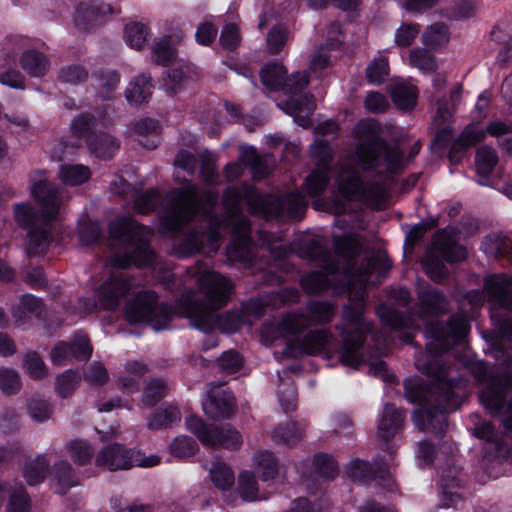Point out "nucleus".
Listing matches in <instances>:
<instances>
[{"label":"nucleus","instance_id":"14","mask_svg":"<svg viewBox=\"0 0 512 512\" xmlns=\"http://www.w3.org/2000/svg\"><path fill=\"white\" fill-rule=\"evenodd\" d=\"M131 284L122 275H116L104 282L96 293V306L113 310L130 290Z\"/></svg>","mask_w":512,"mask_h":512},{"label":"nucleus","instance_id":"30","mask_svg":"<svg viewBox=\"0 0 512 512\" xmlns=\"http://www.w3.org/2000/svg\"><path fill=\"white\" fill-rule=\"evenodd\" d=\"M152 89L151 78L147 75H140L129 84L126 98L131 104H141L150 98Z\"/></svg>","mask_w":512,"mask_h":512},{"label":"nucleus","instance_id":"28","mask_svg":"<svg viewBox=\"0 0 512 512\" xmlns=\"http://www.w3.org/2000/svg\"><path fill=\"white\" fill-rule=\"evenodd\" d=\"M391 97L399 109L408 110L416 105L418 91L414 85L399 81L392 86Z\"/></svg>","mask_w":512,"mask_h":512},{"label":"nucleus","instance_id":"36","mask_svg":"<svg viewBox=\"0 0 512 512\" xmlns=\"http://www.w3.org/2000/svg\"><path fill=\"white\" fill-rule=\"evenodd\" d=\"M255 469L261 474L263 481L274 479L278 474V462L269 451H260L253 456Z\"/></svg>","mask_w":512,"mask_h":512},{"label":"nucleus","instance_id":"59","mask_svg":"<svg viewBox=\"0 0 512 512\" xmlns=\"http://www.w3.org/2000/svg\"><path fill=\"white\" fill-rule=\"evenodd\" d=\"M55 476L59 484L60 493H65L67 489L77 483L71 465L65 461L55 464Z\"/></svg>","mask_w":512,"mask_h":512},{"label":"nucleus","instance_id":"35","mask_svg":"<svg viewBox=\"0 0 512 512\" xmlns=\"http://www.w3.org/2000/svg\"><path fill=\"white\" fill-rule=\"evenodd\" d=\"M422 313L437 315L446 310V300L436 289L423 290L419 293Z\"/></svg>","mask_w":512,"mask_h":512},{"label":"nucleus","instance_id":"39","mask_svg":"<svg viewBox=\"0 0 512 512\" xmlns=\"http://www.w3.org/2000/svg\"><path fill=\"white\" fill-rule=\"evenodd\" d=\"M409 65L424 73H432L437 69L435 57L425 48L416 47L408 55Z\"/></svg>","mask_w":512,"mask_h":512},{"label":"nucleus","instance_id":"10","mask_svg":"<svg viewBox=\"0 0 512 512\" xmlns=\"http://www.w3.org/2000/svg\"><path fill=\"white\" fill-rule=\"evenodd\" d=\"M185 423L187 429L193 433L204 446H223L227 449H236L242 444L240 433L229 425L220 428L208 427L201 418L193 415L187 417Z\"/></svg>","mask_w":512,"mask_h":512},{"label":"nucleus","instance_id":"63","mask_svg":"<svg viewBox=\"0 0 512 512\" xmlns=\"http://www.w3.org/2000/svg\"><path fill=\"white\" fill-rule=\"evenodd\" d=\"M187 80L188 78L182 69H171L164 82V89L170 95H175L185 88Z\"/></svg>","mask_w":512,"mask_h":512},{"label":"nucleus","instance_id":"1","mask_svg":"<svg viewBox=\"0 0 512 512\" xmlns=\"http://www.w3.org/2000/svg\"><path fill=\"white\" fill-rule=\"evenodd\" d=\"M31 196L39 205L36 212L29 203L14 205L15 221L28 229V253L44 254L52 241V227L64 210V201L57 186L47 180L36 181L30 189Z\"/></svg>","mask_w":512,"mask_h":512},{"label":"nucleus","instance_id":"2","mask_svg":"<svg viewBox=\"0 0 512 512\" xmlns=\"http://www.w3.org/2000/svg\"><path fill=\"white\" fill-rule=\"evenodd\" d=\"M196 282L204 299L189 291L180 299V308L195 328L207 333L215 325L214 311L226 305L233 285L225 276L214 271L199 272Z\"/></svg>","mask_w":512,"mask_h":512},{"label":"nucleus","instance_id":"32","mask_svg":"<svg viewBox=\"0 0 512 512\" xmlns=\"http://www.w3.org/2000/svg\"><path fill=\"white\" fill-rule=\"evenodd\" d=\"M304 434V429L295 422H286L277 426L272 432L275 442L286 446H293L298 443Z\"/></svg>","mask_w":512,"mask_h":512},{"label":"nucleus","instance_id":"16","mask_svg":"<svg viewBox=\"0 0 512 512\" xmlns=\"http://www.w3.org/2000/svg\"><path fill=\"white\" fill-rule=\"evenodd\" d=\"M250 226L244 217L233 219V241L227 249L230 260L245 261L250 254Z\"/></svg>","mask_w":512,"mask_h":512},{"label":"nucleus","instance_id":"31","mask_svg":"<svg viewBox=\"0 0 512 512\" xmlns=\"http://www.w3.org/2000/svg\"><path fill=\"white\" fill-rule=\"evenodd\" d=\"M239 160L251 167L253 176L257 179L263 178L269 173L267 160L260 157L251 146H241Z\"/></svg>","mask_w":512,"mask_h":512},{"label":"nucleus","instance_id":"29","mask_svg":"<svg viewBox=\"0 0 512 512\" xmlns=\"http://www.w3.org/2000/svg\"><path fill=\"white\" fill-rule=\"evenodd\" d=\"M90 177L89 167L82 164H64L59 167L58 178L65 185H81L87 182Z\"/></svg>","mask_w":512,"mask_h":512},{"label":"nucleus","instance_id":"27","mask_svg":"<svg viewBox=\"0 0 512 512\" xmlns=\"http://www.w3.org/2000/svg\"><path fill=\"white\" fill-rule=\"evenodd\" d=\"M147 366L139 361H127L118 377V385L128 393L138 391L139 381L146 374Z\"/></svg>","mask_w":512,"mask_h":512},{"label":"nucleus","instance_id":"42","mask_svg":"<svg viewBox=\"0 0 512 512\" xmlns=\"http://www.w3.org/2000/svg\"><path fill=\"white\" fill-rule=\"evenodd\" d=\"M49 462L44 456H37L28 461L23 469V475L29 485H36L45 478Z\"/></svg>","mask_w":512,"mask_h":512},{"label":"nucleus","instance_id":"37","mask_svg":"<svg viewBox=\"0 0 512 512\" xmlns=\"http://www.w3.org/2000/svg\"><path fill=\"white\" fill-rule=\"evenodd\" d=\"M422 42L427 47L436 49L449 42L448 28L443 23H434L428 26L421 36Z\"/></svg>","mask_w":512,"mask_h":512},{"label":"nucleus","instance_id":"6","mask_svg":"<svg viewBox=\"0 0 512 512\" xmlns=\"http://www.w3.org/2000/svg\"><path fill=\"white\" fill-rule=\"evenodd\" d=\"M433 249L434 252L428 253L422 263L428 277L435 282L442 281L448 274L445 265L435 254L449 263L459 262L466 258V249L458 244L457 233L454 230L439 232Z\"/></svg>","mask_w":512,"mask_h":512},{"label":"nucleus","instance_id":"20","mask_svg":"<svg viewBox=\"0 0 512 512\" xmlns=\"http://www.w3.org/2000/svg\"><path fill=\"white\" fill-rule=\"evenodd\" d=\"M278 106L302 127L309 125V114L314 110L315 103L310 95L292 96L285 103Z\"/></svg>","mask_w":512,"mask_h":512},{"label":"nucleus","instance_id":"57","mask_svg":"<svg viewBox=\"0 0 512 512\" xmlns=\"http://www.w3.org/2000/svg\"><path fill=\"white\" fill-rule=\"evenodd\" d=\"M389 74L388 58L380 56L374 59L366 69V76L370 83L380 84Z\"/></svg>","mask_w":512,"mask_h":512},{"label":"nucleus","instance_id":"8","mask_svg":"<svg viewBox=\"0 0 512 512\" xmlns=\"http://www.w3.org/2000/svg\"><path fill=\"white\" fill-rule=\"evenodd\" d=\"M126 319L130 323H149L156 331L167 327L172 319V310L169 306L157 305V296L154 292L138 293L126 305Z\"/></svg>","mask_w":512,"mask_h":512},{"label":"nucleus","instance_id":"21","mask_svg":"<svg viewBox=\"0 0 512 512\" xmlns=\"http://www.w3.org/2000/svg\"><path fill=\"white\" fill-rule=\"evenodd\" d=\"M79 345L82 347L81 352H76L70 343L60 342L51 351V361L58 366L65 365L68 361L75 358L78 360H87L92 354V346L89 339H80Z\"/></svg>","mask_w":512,"mask_h":512},{"label":"nucleus","instance_id":"62","mask_svg":"<svg viewBox=\"0 0 512 512\" xmlns=\"http://www.w3.org/2000/svg\"><path fill=\"white\" fill-rule=\"evenodd\" d=\"M166 389L167 386L162 380H151L144 390L143 404L147 407L155 405L164 396Z\"/></svg>","mask_w":512,"mask_h":512},{"label":"nucleus","instance_id":"64","mask_svg":"<svg viewBox=\"0 0 512 512\" xmlns=\"http://www.w3.org/2000/svg\"><path fill=\"white\" fill-rule=\"evenodd\" d=\"M30 508L29 498L22 486L12 487L7 512H28Z\"/></svg>","mask_w":512,"mask_h":512},{"label":"nucleus","instance_id":"48","mask_svg":"<svg viewBox=\"0 0 512 512\" xmlns=\"http://www.w3.org/2000/svg\"><path fill=\"white\" fill-rule=\"evenodd\" d=\"M491 40L502 46L504 58L509 55L512 40V20L498 22L490 33Z\"/></svg>","mask_w":512,"mask_h":512},{"label":"nucleus","instance_id":"43","mask_svg":"<svg viewBox=\"0 0 512 512\" xmlns=\"http://www.w3.org/2000/svg\"><path fill=\"white\" fill-rule=\"evenodd\" d=\"M469 330V324L467 317L462 314H458L452 316L446 331H435L434 337L435 339H445L452 338L455 340H459L463 338Z\"/></svg>","mask_w":512,"mask_h":512},{"label":"nucleus","instance_id":"19","mask_svg":"<svg viewBox=\"0 0 512 512\" xmlns=\"http://www.w3.org/2000/svg\"><path fill=\"white\" fill-rule=\"evenodd\" d=\"M489 300L495 305L512 310V280L501 275L486 278L484 285Z\"/></svg>","mask_w":512,"mask_h":512},{"label":"nucleus","instance_id":"34","mask_svg":"<svg viewBox=\"0 0 512 512\" xmlns=\"http://www.w3.org/2000/svg\"><path fill=\"white\" fill-rule=\"evenodd\" d=\"M462 87L457 85L450 93L449 101L446 99H440L437 101V111L434 116V124L441 126L447 123L452 115L456 105L459 103L461 98Z\"/></svg>","mask_w":512,"mask_h":512},{"label":"nucleus","instance_id":"9","mask_svg":"<svg viewBox=\"0 0 512 512\" xmlns=\"http://www.w3.org/2000/svg\"><path fill=\"white\" fill-rule=\"evenodd\" d=\"M198 193L194 185L189 184L169 194V201L161 218L163 231L175 232L194 217L198 206Z\"/></svg>","mask_w":512,"mask_h":512},{"label":"nucleus","instance_id":"7","mask_svg":"<svg viewBox=\"0 0 512 512\" xmlns=\"http://www.w3.org/2000/svg\"><path fill=\"white\" fill-rule=\"evenodd\" d=\"M370 330V324L363 318L361 304L345 308L342 330L344 344L340 358L343 365L356 368L360 364L359 349L364 342V334Z\"/></svg>","mask_w":512,"mask_h":512},{"label":"nucleus","instance_id":"23","mask_svg":"<svg viewBox=\"0 0 512 512\" xmlns=\"http://www.w3.org/2000/svg\"><path fill=\"white\" fill-rule=\"evenodd\" d=\"M87 145L90 152L97 158L109 159L119 149V142L106 133H92L87 137Z\"/></svg>","mask_w":512,"mask_h":512},{"label":"nucleus","instance_id":"45","mask_svg":"<svg viewBox=\"0 0 512 512\" xmlns=\"http://www.w3.org/2000/svg\"><path fill=\"white\" fill-rule=\"evenodd\" d=\"M69 457L77 465L89 463L94 455V449L84 440H71L66 446Z\"/></svg>","mask_w":512,"mask_h":512},{"label":"nucleus","instance_id":"44","mask_svg":"<svg viewBox=\"0 0 512 512\" xmlns=\"http://www.w3.org/2000/svg\"><path fill=\"white\" fill-rule=\"evenodd\" d=\"M512 249V241L501 234H491L485 237L482 250L495 257L506 255Z\"/></svg>","mask_w":512,"mask_h":512},{"label":"nucleus","instance_id":"15","mask_svg":"<svg viewBox=\"0 0 512 512\" xmlns=\"http://www.w3.org/2000/svg\"><path fill=\"white\" fill-rule=\"evenodd\" d=\"M135 462L134 451L118 443L104 447L96 457V464L110 471L130 469Z\"/></svg>","mask_w":512,"mask_h":512},{"label":"nucleus","instance_id":"12","mask_svg":"<svg viewBox=\"0 0 512 512\" xmlns=\"http://www.w3.org/2000/svg\"><path fill=\"white\" fill-rule=\"evenodd\" d=\"M510 387L507 376L493 379L480 394V400L491 414L501 415L506 428L512 429V402L505 404L504 396Z\"/></svg>","mask_w":512,"mask_h":512},{"label":"nucleus","instance_id":"47","mask_svg":"<svg viewBox=\"0 0 512 512\" xmlns=\"http://www.w3.org/2000/svg\"><path fill=\"white\" fill-rule=\"evenodd\" d=\"M119 76L115 71H101L95 76V87L103 99L112 97L119 84Z\"/></svg>","mask_w":512,"mask_h":512},{"label":"nucleus","instance_id":"51","mask_svg":"<svg viewBox=\"0 0 512 512\" xmlns=\"http://www.w3.org/2000/svg\"><path fill=\"white\" fill-rule=\"evenodd\" d=\"M475 162L478 174L487 176L498 163V156L493 148L484 146L477 150Z\"/></svg>","mask_w":512,"mask_h":512},{"label":"nucleus","instance_id":"26","mask_svg":"<svg viewBox=\"0 0 512 512\" xmlns=\"http://www.w3.org/2000/svg\"><path fill=\"white\" fill-rule=\"evenodd\" d=\"M404 416L393 405L386 404L378 424V437L388 441L402 427Z\"/></svg>","mask_w":512,"mask_h":512},{"label":"nucleus","instance_id":"53","mask_svg":"<svg viewBox=\"0 0 512 512\" xmlns=\"http://www.w3.org/2000/svg\"><path fill=\"white\" fill-rule=\"evenodd\" d=\"M329 174L327 168H318L305 181V189L310 196L320 195L327 187Z\"/></svg>","mask_w":512,"mask_h":512},{"label":"nucleus","instance_id":"4","mask_svg":"<svg viewBox=\"0 0 512 512\" xmlns=\"http://www.w3.org/2000/svg\"><path fill=\"white\" fill-rule=\"evenodd\" d=\"M358 131L363 140L357 148V155L364 169L384 166L387 171L395 173L403 167L401 151L398 147L388 146L379 137V125L375 121L361 122Z\"/></svg>","mask_w":512,"mask_h":512},{"label":"nucleus","instance_id":"13","mask_svg":"<svg viewBox=\"0 0 512 512\" xmlns=\"http://www.w3.org/2000/svg\"><path fill=\"white\" fill-rule=\"evenodd\" d=\"M203 411L213 420L228 418L235 411V399L221 387H212L203 401Z\"/></svg>","mask_w":512,"mask_h":512},{"label":"nucleus","instance_id":"55","mask_svg":"<svg viewBox=\"0 0 512 512\" xmlns=\"http://www.w3.org/2000/svg\"><path fill=\"white\" fill-rule=\"evenodd\" d=\"M148 34V29L141 23H131L125 27L126 43L137 50L145 46Z\"/></svg>","mask_w":512,"mask_h":512},{"label":"nucleus","instance_id":"17","mask_svg":"<svg viewBox=\"0 0 512 512\" xmlns=\"http://www.w3.org/2000/svg\"><path fill=\"white\" fill-rule=\"evenodd\" d=\"M330 338L331 335L327 331L314 330L303 339L290 342L285 353L292 357H297L300 354L315 355L325 348Z\"/></svg>","mask_w":512,"mask_h":512},{"label":"nucleus","instance_id":"52","mask_svg":"<svg viewBox=\"0 0 512 512\" xmlns=\"http://www.w3.org/2000/svg\"><path fill=\"white\" fill-rule=\"evenodd\" d=\"M312 324L308 315L291 313L287 314L279 324V330L283 334H296Z\"/></svg>","mask_w":512,"mask_h":512},{"label":"nucleus","instance_id":"49","mask_svg":"<svg viewBox=\"0 0 512 512\" xmlns=\"http://www.w3.org/2000/svg\"><path fill=\"white\" fill-rule=\"evenodd\" d=\"M238 492L245 501H256L259 498L258 483L250 471H242L238 477Z\"/></svg>","mask_w":512,"mask_h":512},{"label":"nucleus","instance_id":"60","mask_svg":"<svg viewBox=\"0 0 512 512\" xmlns=\"http://www.w3.org/2000/svg\"><path fill=\"white\" fill-rule=\"evenodd\" d=\"M197 450V443L187 436L176 437L170 445L171 454L179 458L193 456Z\"/></svg>","mask_w":512,"mask_h":512},{"label":"nucleus","instance_id":"25","mask_svg":"<svg viewBox=\"0 0 512 512\" xmlns=\"http://www.w3.org/2000/svg\"><path fill=\"white\" fill-rule=\"evenodd\" d=\"M338 193L344 198H352L363 192V184L358 172L342 166L337 173Z\"/></svg>","mask_w":512,"mask_h":512},{"label":"nucleus","instance_id":"3","mask_svg":"<svg viewBox=\"0 0 512 512\" xmlns=\"http://www.w3.org/2000/svg\"><path fill=\"white\" fill-rule=\"evenodd\" d=\"M111 237L124 245L123 253H114L111 265L115 268H127L131 264L149 266L154 261V253L148 246L151 231L130 218H119L109 227Z\"/></svg>","mask_w":512,"mask_h":512},{"label":"nucleus","instance_id":"56","mask_svg":"<svg viewBox=\"0 0 512 512\" xmlns=\"http://www.w3.org/2000/svg\"><path fill=\"white\" fill-rule=\"evenodd\" d=\"M21 389L19 373L7 367L0 368V390L5 395H14Z\"/></svg>","mask_w":512,"mask_h":512},{"label":"nucleus","instance_id":"54","mask_svg":"<svg viewBox=\"0 0 512 512\" xmlns=\"http://www.w3.org/2000/svg\"><path fill=\"white\" fill-rule=\"evenodd\" d=\"M23 369L33 379H42L47 375V367L41 356L35 351L25 353Z\"/></svg>","mask_w":512,"mask_h":512},{"label":"nucleus","instance_id":"33","mask_svg":"<svg viewBox=\"0 0 512 512\" xmlns=\"http://www.w3.org/2000/svg\"><path fill=\"white\" fill-rule=\"evenodd\" d=\"M181 419L180 411L175 406H167L156 410L147 420V427L150 430L168 428Z\"/></svg>","mask_w":512,"mask_h":512},{"label":"nucleus","instance_id":"24","mask_svg":"<svg viewBox=\"0 0 512 512\" xmlns=\"http://www.w3.org/2000/svg\"><path fill=\"white\" fill-rule=\"evenodd\" d=\"M330 257V255H324V262L327 264L323 271L313 272L302 279V286L309 293H317L326 289L330 283L329 276L338 271V267L330 260Z\"/></svg>","mask_w":512,"mask_h":512},{"label":"nucleus","instance_id":"40","mask_svg":"<svg viewBox=\"0 0 512 512\" xmlns=\"http://www.w3.org/2000/svg\"><path fill=\"white\" fill-rule=\"evenodd\" d=\"M21 65L30 75L39 77L48 71L49 61L39 52L27 51L21 58Z\"/></svg>","mask_w":512,"mask_h":512},{"label":"nucleus","instance_id":"18","mask_svg":"<svg viewBox=\"0 0 512 512\" xmlns=\"http://www.w3.org/2000/svg\"><path fill=\"white\" fill-rule=\"evenodd\" d=\"M113 8L99 1L81 2L76 10L75 24L83 29H89L112 14Z\"/></svg>","mask_w":512,"mask_h":512},{"label":"nucleus","instance_id":"38","mask_svg":"<svg viewBox=\"0 0 512 512\" xmlns=\"http://www.w3.org/2000/svg\"><path fill=\"white\" fill-rule=\"evenodd\" d=\"M33 314L37 317H42L44 308L41 300L32 295H23L20 298L19 305L12 309V315L15 321L21 322L27 314Z\"/></svg>","mask_w":512,"mask_h":512},{"label":"nucleus","instance_id":"58","mask_svg":"<svg viewBox=\"0 0 512 512\" xmlns=\"http://www.w3.org/2000/svg\"><path fill=\"white\" fill-rule=\"evenodd\" d=\"M79 383L80 376L78 373L71 369L66 370L56 379V391L61 397L66 398L73 393Z\"/></svg>","mask_w":512,"mask_h":512},{"label":"nucleus","instance_id":"11","mask_svg":"<svg viewBox=\"0 0 512 512\" xmlns=\"http://www.w3.org/2000/svg\"><path fill=\"white\" fill-rule=\"evenodd\" d=\"M261 80L270 90H282L286 94H296L302 91L309 83L307 73H294L287 76V70L282 64H267L261 70Z\"/></svg>","mask_w":512,"mask_h":512},{"label":"nucleus","instance_id":"61","mask_svg":"<svg viewBox=\"0 0 512 512\" xmlns=\"http://www.w3.org/2000/svg\"><path fill=\"white\" fill-rule=\"evenodd\" d=\"M378 314L383 323L394 329H401L405 327L410 328L415 326L411 320L403 319V317L392 308L382 306L378 309Z\"/></svg>","mask_w":512,"mask_h":512},{"label":"nucleus","instance_id":"22","mask_svg":"<svg viewBox=\"0 0 512 512\" xmlns=\"http://www.w3.org/2000/svg\"><path fill=\"white\" fill-rule=\"evenodd\" d=\"M346 472L352 480L360 482H365L375 474V477L387 481V489L393 488V481L390 479L388 470L379 468L378 471H374L372 466L365 461L355 460L350 462L346 467Z\"/></svg>","mask_w":512,"mask_h":512},{"label":"nucleus","instance_id":"5","mask_svg":"<svg viewBox=\"0 0 512 512\" xmlns=\"http://www.w3.org/2000/svg\"><path fill=\"white\" fill-rule=\"evenodd\" d=\"M416 366L423 373L435 378V383H433L428 396H423V399L434 398L438 405L434 409L421 412L427 419V426L420 424L417 420H415V423L421 430L431 428L433 431L441 433L447 424L445 412L451 409L449 402L454 395L452 384L447 380L445 371L438 364L426 363L424 357L421 356L416 359ZM414 398L422 399V396L419 395Z\"/></svg>","mask_w":512,"mask_h":512},{"label":"nucleus","instance_id":"46","mask_svg":"<svg viewBox=\"0 0 512 512\" xmlns=\"http://www.w3.org/2000/svg\"><path fill=\"white\" fill-rule=\"evenodd\" d=\"M279 204L281 210L291 218H301L307 206L303 195L299 192L285 195Z\"/></svg>","mask_w":512,"mask_h":512},{"label":"nucleus","instance_id":"50","mask_svg":"<svg viewBox=\"0 0 512 512\" xmlns=\"http://www.w3.org/2000/svg\"><path fill=\"white\" fill-rule=\"evenodd\" d=\"M420 33L418 23L403 22L394 33V44L398 48H407L411 46Z\"/></svg>","mask_w":512,"mask_h":512},{"label":"nucleus","instance_id":"41","mask_svg":"<svg viewBox=\"0 0 512 512\" xmlns=\"http://www.w3.org/2000/svg\"><path fill=\"white\" fill-rule=\"evenodd\" d=\"M213 484L220 490H229L235 483L234 472L223 462H215L210 469Z\"/></svg>","mask_w":512,"mask_h":512}]
</instances>
